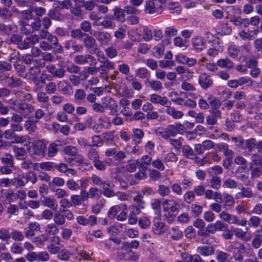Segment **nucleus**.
Segmentation results:
<instances>
[{"mask_svg": "<svg viewBox=\"0 0 262 262\" xmlns=\"http://www.w3.org/2000/svg\"><path fill=\"white\" fill-rule=\"evenodd\" d=\"M165 224L162 222H155L153 227V231L156 234L160 235L165 231Z\"/></svg>", "mask_w": 262, "mask_h": 262, "instance_id": "51", "label": "nucleus"}, {"mask_svg": "<svg viewBox=\"0 0 262 262\" xmlns=\"http://www.w3.org/2000/svg\"><path fill=\"white\" fill-rule=\"evenodd\" d=\"M100 158H98L93 163V166L100 171H103L106 169V165L104 161H101Z\"/></svg>", "mask_w": 262, "mask_h": 262, "instance_id": "56", "label": "nucleus"}, {"mask_svg": "<svg viewBox=\"0 0 262 262\" xmlns=\"http://www.w3.org/2000/svg\"><path fill=\"white\" fill-rule=\"evenodd\" d=\"M15 25H7L4 23L0 24V32L7 36H11L14 29L16 30Z\"/></svg>", "mask_w": 262, "mask_h": 262, "instance_id": "27", "label": "nucleus"}, {"mask_svg": "<svg viewBox=\"0 0 262 262\" xmlns=\"http://www.w3.org/2000/svg\"><path fill=\"white\" fill-rule=\"evenodd\" d=\"M40 229V227L39 223L36 222H31L25 229V236L27 238H31L35 235V232L39 231Z\"/></svg>", "mask_w": 262, "mask_h": 262, "instance_id": "13", "label": "nucleus"}, {"mask_svg": "<svg viewBox=\"0 0 262 262\" xmlns=\"http://www.w3.org/2000/svg\"><path fill=\"white\" fill-rule=\"evenodd\" d=\"M72 3L70 0L55 1L54 3V7L57 8L59 10L69 9L72 7Z\"/></svg>", "mask_w": 262, "mask_h": 262, "instance_id": "36", "label": "nucleus"}, {"mask_svg": "<svg viewBox=\"0 0 262 262\" xmlns=\"http://www.w3.org/2000/svg\"><path fill=\"white\" fill-rule=\"evenodd\" d=\"M91 180L94 185L101 186V187L103 186H111V184L109 182L103 181L99 176L96 174H92Z\"/></svg>", "mask_w": 262, "mask_h": 262, "instance_id": "45", "label": "nucleus"}, {"mask_svg": "<svg viewBox=\"0 0 262 262\" xmlns=\"http://www.w3.org/2000/svg\"><path fill=\"white\" fill-rule=\"evenodd\" d=\"M13 154L15 158L20 161L28 158V154L26 149L23 147H16L13 148Z\"/></svg>", "mask_w": 262, "mask_h": 262, "instance_id": "21", "label": "nucleus"}, {"mask_svg": "<svg viewBox=\"0 0 262 262\" xmlns=\"http://www.w3.org/2000/svg\"><path fill=\"white\" fill-rule=\"evenodd\" d=\"M144 11L149 14H154L156 13L161 14L162 10L157 8L154 2L152 0H148L146 2L144 8Z\"/></svg>", "mask_w": 262, "mask_h": 262, "instance_id": "19", "label": "nucleus"}, {"mask_svg": "<svg viewBox=\"0 0 262 262\" xmlns=\"http://www.w3.org/2000/svg\"><path fill=\"white\" fill-rule=\"evenodd\" d=\"M149 177L150 180L152 181H157L161 177V174L157 170L154 169H149Z\"/></svg>", "mask_w": 262, "mask_h": 262, "instance_id": "60", "label": "nucleus"}, {"mask_svg": "<svg viewBox=\"0 0 262 262\" xmlns=\"http://www.w3.org/2000/svg\"><path fill=\"white\" fill-rule=\"evenodd\" d=\"M39 166L41 170L51 171L52 170H54L56 166V163L53 162H43L39 163Z\"/></svg>", "mask_w": 262, "mask_h": 262, "instance_id": "54", "label": "nucleus"}, {"mask_svg": "<svg viewBox=\"0 0 262 262\" xmlns=\"http://www.w3.org/2000/svg\"><path fill=\"white\" fill-rule=\"evenodd\" d=\"M171 238L173 240H179L183 235V232L177 227L172 228L169 232Z\"/></svg>", "mask_w": 262, "mask_h": 262, "instance_id": "47", "label": "nucleus"}, {"mask_svg": "<svg viewBox=\"0 0 262 262\" xmlns=\"http://www.w3.org/2000/svg\"><path fill=\"white\" fill-rule=\"evenodd\" d=\"M149 101L152 103L160 104L165 107L171 104L170 101L168 100L166 96L162 97L157 94L150 95Z\"/></svg>", "mask_w": 262, "mask_h": 262, "instance_id": "11", "label": "nucleus"}, {"mask_svg": "<svg viewBox=\"0 0 262 262\" xmlns=\"http://www.w3.org/2000/svg\"><path fill=\"white\" fill-rule=\"evenodd\" d=\"M86 96V93L83 89H77L74 94V99L76 102L81 103L84 101Z\"/></svg>", "mask_w": 262, "mask_h": 262, "instance_id": "50", "label": "nucleus"}, {"mask_svg": "<svg viewBox=\"0 0 262 262\" xmlns=\"http://www.w3.org/2000/svg\"><path fill=\"white\" fill-rule=\"evenodd\" d=\"M123 207V210H127V206L124 204H120L112 207L107 212V216L109 218L113 219L116 217L119 211Z\"/></svg>", "mask_w": 262, "mask_h": 262, "instance_id": "31", "label": "nucleus"}, {"mask_svg": "<svg viewBox=\"0 0 262 262\" xmlns=\"http://www.w3.org/2000/svg\"><path fill=\"white\" fill-rule=\"evenodd\" d=\"M32 149L33 154L44 157L47 151V144L44 140H36L32 143Z\"/></svg>", "mask_w": 262, "mask_h": 262, "instance_id": "5", "label": "nucleus"}, {"mask_svg": "<svg viewBox=\"0 0 262 262\" xmlns=\"http://www.w3.org/2000/svg\"><path fill=\"white\" fill-rule=\"evenodd\" d=\"M163 206L164 211L168 212L171 215H176L178 212L180 205L176 201L173 199H166L163 202Z\"/></svg>", "mask_w": 262, "mask_h": 262, "instance_id": "6", "label": "nucleus"}, {"mask_svg": "<svg viewBox=\"0 0 262 262\" xmlns=\"http://www.w3.org/2000/svg\"><path fill=\"white\" fill-rule=\"evenodd\" d=\"M222 113L221 111L209 110V114L206 117V123L209 129L218 123V120L222 119Z\"/></svg>", "mask_w": 262, "mask_h": 262, "instance_id": "4", "label": "nucleus"}, {"mask_svg": "<svg viewBox=\"0 0 262 262\" xmlns=\"http://www.w3.org/2000/svg\"><path fill=\"white\" fill-rule=\"evenodd\" d=\"M34 111V107L26 102L19 103L17 106V112L25 117L30 115Z\"/></svg>", "mask_w": 262, "mask_h": 262, "instance_id": "9", "label": "nucleus"}, {"mask_svg": "<svg viewBox=\"0 0 262 262\" xmlns=\"http://www.w3.org/2000/svg\"><path fill=\"white\" fill-rule=\"evenodd\" d=\"M46 92H39L37 95V100L40 103H48L49 97Z\"/></svg>", "mask_w": 262, "mask_h": 262, "instance_id": "61", "label": "nucleus"}, {"mask_svg": "<svg viewBox=\"0 0 262 262\" xmlns=\"http://www.w3.org/2000/svg\"><path fill=\"white\" fill-rule=\"evenodd\" d=\"M216 65L222 68L231 70L234 67L233 62L228 58L220 59L217 60Z\"/></svg>", "mask_w": 262, "mask_h": 262, "instance_id": "34", "label": "nucleus"}, {"mask_svg": "<svg viewBox=\"0 0 262 262\" xmlns=\"http://www.w3.org/2000/svg\"><path fill=\"white\" fill-rule=\"evenodd\" d=\"M182 151L183 156L189 159H194L195 157V154L192 148L188 145H185L182 147Z\"/></svg>", "mask_w": 262, "mask_h": 262, "instance_id": "42", "label": "nucleus"}, {"mask_svg": "<svg viewBox=\"0 0 262 262\" xmlns=\"http://www.w3.org/2000/svg\"><path fill=\"white\" fill-rule=\"evenodd\" d=\"M170 104H168L167 106H165L166 108V113L169 115L172 116L175 119L181 118L184 114L183 113L180 111H177L173 107H170Z\"/></svg>", "mask_w": 262, "mask_h": 262, "instance_id": "35", "label": "nucleus"}, {"mask_svg": "<svg viewBox=\"0 0 262 262\" xmlns=\"http://www.w3.org/2000/svg\"><path fill=\"white\" fill-rule=\"evenodd\" d=\"M86 157L89 161L92 163L95 162L98 158H100L99 154L96 149L91 148L88 151Z\"/></svg>", "mask_w": 262, "mask_h": 262, "instance_id": "46", "label": "nucleus"}, {"mask_svg": "<svg viewBox=\"0 0 262 262\" xmlns=\"http://www.w3.org/2000/svg\"><path fill=\"white\" fill-rule=\"evenodd\" d=\"M114 15L113 18L114 19L121 21L124 19L125 14L124 10H122L121 8L116 7L114 9Z\"/></svg>", "mask_w": 262, "mask_h": 262, "instance_id": "48", "label": "nucleus"}, {"mask_svg": "<svg viewBox=\"0 0 262 262\" xmlns=\"http://www.w3.org/2000/svg\"><path fill=\"white\" fill-rule=\"evenodd\" d=\"M82 42L83 43V46L88 50H92L93 51L94 49L96 48V41L95 38L88 34H86L85 36H84Z\"/></svg>", "mask_w": 262, "mask_h": 262, "instance_id": "18", "label": "nucleus"}, {"mask_svg": "<svg viewBox=\"0 0 262 262\" xmlns=\"http://www.w3.org/2000/svg\"><path fill=\"white\" fill-rule=\"evenodd\" d=\"M63 151L65 154L71 157L77 156L78 152V149L76 147L70 145L66 146Z\"/></svg>", "mask_w": 262, "mask_h": 262, "instance_id": "57", "label": "nucleus"}, {"mask_svg": "<svg viewBox=\"0 0 262 262\" xmlns=\"http://www.w3.org/2000/svg\"><path fill=\"white\" fill-rule=\"evenodd\" d=\"M0 80H4L7 86L11 88H17L20 85V80L13 77H5V78H2L0 76Z\"/></svg>", "mask_w": 262, "mask_h": 262, "instance_id": "24", "label": "nucleus"}, {"mask_svg": "<svg viewBox=\"0 0 262 262\" xmlns=\"http://www.w3.org/2000/svg\"><path fill=\"white\" fill-rule=\"evenodd\" d=\"M171 100L178 105H184L190 108H193L196 106V102L194 101L188 99L187 97H186V98L176 97L172 99Z\"/></svg>", "mask_w": 262, "mask_h": 262, "instance_id": "15", "label": "nucleus"}, {"mask_svg": "<svg viewBox=\"0 0 262 262\" xmlns=\"http://www.w3.org/2000/svg\"><path fill=\"white\" fill-rule=\"evenodd\" d=\"M79 28L85 33L86 32L91 33L92 24L89 21L84 20L80 23Z\"/></svg>", "mask_w": 262, "mask_h": 262, "instance_id": "62", "label": "nucleus"}, {"mask_svg": "<svg viewBox=\"0 0 262 262\" xmlns=\"http://www.w3.org/2000/svg\"><path fill=\"white\" fill-rule=\"evenodd\" d=\"M231 258L230 255L223 251H216V259L217 262H227L229 258Z\"/></svg>", "mask_w": 262, "mask_h": 262, "instance_id": "43", "label": "nucleus"}, {"mask_svg": "<svg viewBox=\"0 0 262 262\" xmlns=\"http://www.w3.org/2000/svg\"><path fill=\"white\" fill-rule=\"evenodd\" d=\"M103 107L104 110H109L111 111V113L113 110L117 107V104L115 100L111 97H106L104 99V101L103 103Z\"/></svg>", "mask_w": 262, "mask_h": 262, "instance_id": "37", "label": "nucleus"}, {"mask_svg": "<svg viewBox=\"0 0 262 262\" xmlns=\"http://www.w3.org/2000/svg\"><path fill=\"white\" fill-rule=\"evenodd\" d=\"M40 201L44 206L53 210L55 211L57 209L58 204L55 199H52L42 195L40 197Z\"/></svg>", "mask_w": 262, "mask_h": 262, "instance_id": "17", "label": "nucleus"}, {"mask_svg": "<svg viewBox=\"0 0 262 262\" xmlns=\"http://www.w3.org/2000/svg\"><path fill=\"white\" fill-rule=\"evenodd\" d=\"M48 16L52 19L58 21L63 20L64 18L63 14L59 12V10L54 7L49 11Z\"/></svg>", "mask_w": 262, "mask_h": 262, "instance_id": "29", "label": "nucleus"}, {"mask_svg": "<svg viewBox=\"0 0 262 262\" xmlns=\"http://www.w3.org/2000/svg\"><path fill=\"white\" fill-rule=\"evenodd\" d=\"M145 84H148L150 88L155 91H161L162 89V82L157 80H150L149 79H147L145 81Z\"/></svg>", "mask_w": 262, "mask_h": 262, "instance_id": "40", "label": "nucleus"}, {"mask_svg": "<svg viewBox=\"0 0 262 262\" xmlns=\"http://www.w3.org/2000/svg\"><path fill=\"white\" fill-rule=\"evenodd\" d=\"M57 226L54 223L49 224L46 226L45 230L50 235H56L59 231Z\"/></svg>", "mask_w": 262, "mask_h": 262, "instance_id": "59", "label": "nucleus"}, {"mask_svg": "<svg viewBox=\"0 0 262 262\" xmlns=\"http://www.w3.org/2000/svg\"><path fill=\"white\" fill-rule=\"evenodd\" d=\"M186 128L181 123L170 124L165 128H158L155 133L164 139H169L170 137H174L177 134L182 135L186 132Z\"/></svg>", "mask_w": 262, "mask_h": 262, "instance_id": "1", "label": "nucleus"}, {"mask_svg": "<svg viewBox=\"0 0 262 262\" xmlns=\"http://www.w3.org/2000/svg\"><path fill=\"white\" fill-rule=\"evenodd\" d=\"M31 118V119L26 121L24 124V127L29 134L34 133L37 128L36 123L37 122L34 120V117H32Z\"/></svg>", "mask_w": 262, "mask_h": 262, "instance_id": "39", "label": "nucleus"}, {"mask_svg": "<svg viewBox=\"0 0 262 262\" xmlns=\"http://www.w3.org/2000/svg\"><path fill=\"white\" fill-rule=\"evenodd\" d=\"M167 9L170 13L173 15H178L181 11L179 4L175 2H169L168 4Z\"/></svg>", "mask_w": 262, "mask_h": 262, "instance_id": "38", "label": "nucleus"}, {"mask_svg": "<svg viewBox=\"0 0 262 262\" xmlns=\"http://www.w3.org/2000/svg\"><path fill=\"white\" fill-rule=\"evenodd\" d=\"M86 201L89 198L92 199H99L102 195V190L97 188L96 187H91L90 188L89 191L86 190Z\"/></svg>", "mask_w": 262, "mask_h": 262, "instance_id": "23", "label": "nucleus"}, {"mask_svg": "<svg viewBox=\"0 0 262 262\" xmlns=\"http://www.w3.org/2000/svg\"><path fill=\"white\" fill-rule=\"evenodd\" d=\"M177 32V29L174 26L166 27L164 31V36L166 37V39L164 40L165 43L166 44L170 43V38L172 36H176Z\"/></svg>", "mask_w": 262, "mask_h": 262, "instance_id": "26", "label": "nucleus"}, {"mask_svg": "<svg viewBox=\"0 0 262 262\" xmlns=\"http://www.w3.org/2000/svg\"><path fill=\"white\" fill-rule=\"evenodd\" d=\"M148 75V71L145 68H140L136 70L135 75L140 78H145Z\"/></svg>", "mask_w": 262, "mask_h": 262, "instance_id": "64", "label": "nucleus"}, {"mask_svg": "<svg viewBox=\"0 0 262 262\" xmlns=\"http://www.w3.org/2000/svg\"><path fill=\"white\" fill-rule=\"evenodd\" d=\"M143 195L141 194H138L134 196L133 198V201L136 203V206L139 207L141 209L145 208V203L142 199Z\"/></svg>", "mask_w": 262, "mask_h": 262, "instance_id": "63", "label": "nucleus"}, {"mask_svg": "<svg viewBox=\"0 0 262 262\" xmlns=\"http://www.w3.org/2000/svg\"><path fill=\"white\" fill-rule=\"evenodd\" d=\"M2 166L0 172L3 174H9L12 172L14 167L13 156L10 154H6L1 158Z\"/></svg>", "mask_w": 262, "mask_h": 262, "instance_id": "3", "label": "nucleus"}, {"mask_svg": "<svg viewBox=\"0 0 262 262\" xmlns=\"http://www.w3.org/2000/svg\"><path fill=\"white\" fill-rule=\"evenodd\" d=\"M94 36L98 42L103 45H107L111 39V35L105 31H95Z\"/></svg>", "mask_w": 262, "mask_h": 262, "instance_id": "14", "label": "nucleus"}, {"mask_svg": "<svg viewBox=\"0 0 262 262\" xmlns=\"http://www.w3.org/2000/svg\"><path fill=\"white\" fill-rule=\"evenodd\" d=\"M99 25L107 29H114L116 26L115 23L113 21L111 17H104L103 20L100 22Z\"/></svg>", "mask_w": 262, "mask_h": 262, "instance_id": "41", "label": "nucleus"}, {"mask_svg": "<svg viewBox=\"0 0 262 262\" xmlns=\"http://www.w3.org/2000/svg\"><path fill=\"white\" fill-rule=\"evenodd\" d=\"M61 146V144L60 141L50 144L48 147L47 156L49 158L55 157L58 151V147Z\"/></svg>", "mask_w": 262, "mask_h": 262, "instance_id": "22", "label": "nucleus"}, {"mask_svg": "<svg viewBox=\"0 0 262 262\" xmlns=\"http://www.w3.org/2000/svg\"><path fill=\"white\" fill-rule=\"evenodd\" d=\"M218 150L222 151L227 157L233 158L234 152L228 148V145L226 143H220L216 145Z\"/></svg>", "mask_w": 262, "mask_h": 262, "instance_id": "33", "label": "nucleus"}, {"mask_svg": "<svg viewBox=\"0 0 262 262\" xmlns=\"http://www.w3.org/2000/svg\"><path fill=\"white\" fill-rule=\"evenodd\" d=\"M46 68L54 78H62L64 76L66 71L62 67L57 68L54 65L50 64L47 66Z\"/></svg>", "mask_w": 262, "mask_h": 262, "instance_id": "12", "label": "nucleus"}, {"mask_svg": "<svg viewBox=\"0 0 262 262\" xmlns=\"http://www.w3.org/2000/svg\"><path fill=\"white\" fill-rule=\"evenodd\" d=\"M165 41L162 40V42L155 46L152 50L153 55L157 58H160L164 54Z\"/></svg>", "mask_w": 262, "mask_h": 262, "instance_id": "32", "label": "nucleus"}, {"mask_svg": "<svg viewBox=\"0 0 262 262\" xmlns=\"http://www.w3.org/2000/svg\"><path fill=\"white\" fill-rule=\"evenodd\" d=\"M49 239V236L46 234H42L38 236H36L32 239V242L37 246H42L45 242Z\"/></svg>", "mask_w": 262, "mask_h": 262, "instance_id": "49", "label": "nucleus"}, {"mask_svg": "<svg viewBox=\"0 0 262 262\" xmlns=\"http://www.w3.org/2000/svg\"><path fill=\"white\" fill-rule=\"evenodd\" d=\"M197 252L202 256H208L214 254V248L210 246H200L197 249Z\"/></svg>", "mask_w": 262, "mask_h": 262, "instance_id": "28", "label": "nucleus"}, {"mask_svg": "<svg viewBox=\"0 0 262 262\" xmlns=\"http://www.w3.org/2000/svg\"><path fill=\"white\" fill-rule=\"evenodd\" d=\"M57 85L55 82L50 81L45 86V92L48 94H53L57 91Z\"/></svg>", "mask_w": 262, "mask_h": 262, "instance_id": "58", "label": "nucleus"}, {"mask_svg": "<svg viewBox=\"0 0 262 262\" xmlns=\"http://www.w3.org/2000/svg\"><path fill=\"white\" fill-rule=\"evenodd\" d=\"M198 81L201 87L206 90L213 84V80L211 76L206 73H202L199 76Z\"/></svg>", "mask_w": 262, "mask_h": 262, "instance_id": "8", "label": "nucleus"}, {"mask_svg": "<svg viewBox=\"0 0 262 262\" xmlns=\"http://www.w3.org/2000/svg\"><path fill=\"white\" fill-rule=\"evenodd\" d=\"M86 190H81L80 195L73 194L71 196V201L73 206H79L82 202L86 201Z\"/></svg>", "mask_w": 262, "mask_h": 262, "instance_id": "16", "label": "nucleus"}, {"mask_svg": "<svg viewBox=\"0 0 262 262\" xmlns=\"http://www.w3.org/2000/svg\"><path fill=\"white\" fill-rule=\"evenodd\" d=\"M207 101L209 103V105H210V108L209 110L211 111H220V108L221 106V102L220 100L214 97L212 95H209L207 97Z\"/></svg>", "mask_w": 262, "mask_h": 262, "instance_id": "20", "label": "nucleus"}, {"mask_svg": "<svg viewBox=\"0 0 262 262\" xmlns=\"http://www.w3.org/2000/svg\"><path fill=\"white\" fill-rule=\"evenodd\" d=\"M85 34L86 33L83 32L80 28L72 29L70 31V35L73 39H81L85 36Z\"/></svg>", "mask_w": 262, "mask_h": 262, "instance_id": "55", "label": "nucleus"}, {"mask_svg": "<svg viewBox=\"0 0 262 262\" xmlns=\"http://www.w3.org/2000/svg\"><path fill=\"white\" fill-rule=\"evenodd\" d=\"M205 43L201 37L196 36L192 39V46L195 50L202 51L205 48Z\"/></svg>", "mask_w": 262, "mask_h": 262, "instance_id": "25", "label": "nucleus"}, {"mask_svg": "<svg viewBox=\"0 0 262 262\" xmlns=\"http://www.w3.org/2000/svg\"><path fill=\"white\" fill-rule=\"evenodd\" d=\"M48 42L53 48V52L55 53H62L63 52L62 47L59 43L57 37L51 33L47 38Z\"/></svg>", "mask_w": 262, "mask_h": 262, "instance_id": "10", "label": "nucleus"}, {"mask_svg": "<svg viewBox=\"0 0 262 262\" xmlns=\"http://www.w3.org/2000/svg\"><path fill=\"white\" fill-rule=\"evenodd\" d=\"M246 231H243L241 229L236 228L233 230L234 234L237 237L245 239L246 241H249L251 239L252 235L248 232L249 229L246 228Z\"/></svg>", "mask_w": 262, "mask_h": 262, "instance_id": "30", "label": "nucleus"}, {"mask_svg": "<svg viewBox=\"0 0 262 262\" xmlns=\"http://www.w3.org/2000/svg\"><path fill=\"white\" fill-rule=\"evenodd\" d=\"M8 44L15 45L16 47L21 50H27L31 46V38L30 37L24 38L20 34H13L11 37L6 40Z\"/></svg>", "mask_w": 262, "mask_h": 262, "instance_id": "2", "label": "nucleus"}, {"mask_svg": "<svg viewBox=\"0 0 262 262\" xmlns=\"http://www.w3.org/2000/svg\"><path fill=\"white\" fill-rule=\"evenodd\" d=\"M53 221L57 226H61L65 224L66 219L63 214L59 212H57L54 214Z\"/></svg>", "mask_w": 262, "mask_h": 262, "instance_id": "52", "label": "nucleus"}, {"mask_svg": "<svg viewBox=\"0 0 262 262\" xmlns=\"http://www.w3.org/2000/svg\"><path fill=\"white\" fill-rule=\"evenodd\" d=\"M211 187L215 190H219L221 186V180L220 177L213 176L210 180Z\"/></svg>", "mask_w": 262, "mask_h": 262, "instance_id": "53", "label": "nucleus"}, {"mask_svg": "<svg viewBox=\"0 0 262 262\" xmlns=\"http://www.w3.org/2000/svg\"><path fill=\"white\" fill-rule=\"evenodd\" d=\"M89 54H79L76 55L74 58V61L79 65L86 64L89 61Z\"/></svg>", "mask_w": 262, "mask_h": 262, "instance_id": "44", "label": "nucleus"}, {"mask_svg": "<svg viewBox=\"0 0 262 262\" xmlns=\"http://www.w3.org/2000/svg\"><path fill=\"white\" fill-rule=\"evenodd\" d=\"M64 48L73 53L81 52L83 50V45L78 43L73 39L68 40L64 42Z\"/></svg>", "mask_w": 262, "mask_h": 262, "instance_id": "7", "label": "nucleus"}]
</instances>
